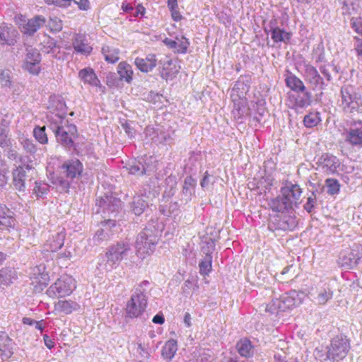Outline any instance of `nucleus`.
<instances>
[{"instance_id":"1","label":"nucleus","mask_w":362,"mask_h":362,"mask_svg":"<svg viewBox=\"0 0 362 362\" xmlns=\"http://www.w3.org/2000/svg\"><path fill=\"white\" fill-rule=\"evenodd\" d=\"M158 240V230L153 224H149L136 237V248L138 255L144 258V255L153 252Z\"/></svg>"},{"instance_id":"2","label":"nucleus","mask_w":362,"mask_h":362,"mask_svg":"<svg viewBox=\"0 0 362 362\" xmlns=\"http://www.w3.org/2000/svg\"><path fill=\"white\" fill-rule=\"evenodd\" d=\"M340 107L345 113L356 115L362 113L361 96L354 88L349 85L343 86L340 90Z\"/></svg>"},{"instance_id":"3","label":"nucleus","mask_w":362,"mask_h":362,"mask_svg":"<svg viewBox=\"0 0 362 362\" xmlns=\"http://www.w3.org/2000/svg\"><path fill=\"white\" fill-rule=\"evenodd\" d=\"M37 174L33 161H30L29 164L16 168L12 173L13 185L15 189L19 192H24L26 183L30 182L32 180L35 179Z\"/></svg>"},{"instance_id":"4","label":"nucleus","mask_w":362,"mask_h":362,"mask_svg":"<svg viewBox=\"0 0 362 362\" xmlns=\"http://www.w3.org/2000/svg\"><path fill=\"white\" fill-rule=\"evenodd\" d=\"M308 296L315 304L324 305L333 298L334 291L329 282L320 281L311 287Z\"/></svg>"},{"instance_id":"5","label":"nucleus","mask_w":362,"mask_h":362,"mask_svg":"<svg viewBox=\"0 0 362 362\" xmlns=\"http://www.w3.org/2000/svg\"><path fill=\"white\" fill-rule=\"evenodd\" d=\"M130 251V245L126 242H118L111 245L105 254L107 257L105 269H112L114 265L119 264Z\"/></svg>"},{"instance_id":"6","label":"nucleus","mask_w":362,"mask_h":362,"mask_svg":"<svg viewBox=\"0 0 362 362\" xmlns=\"http://www.w3.org/2000/svg\"><path fill=\"white\" fill-rule=\"evenodd\" d=\"M76 288L75 281L70 276H62L59 278L47 291L52 298H62L70 295Z\"/></svg>"},{"instance_id":"7","label":"nucleus","mask_w":362,"mask_h":362,"mask_svg":"<svg viewBox=\"0 0 362 362\" xmlns=\"http://www.w3.org/2000/svg\"><path fill=\"white\" fill-rule=\"evenodd\" d=\"M350 349L348 339L343 336H337L331 341L328 346L327 358L333 361H339L344 358Z\"/></svg>"},{"instance_id":"8","label":"nucleus","mask_w":362,"mask_h":362,"mask_svg":"<svg viewBox=\"0 0 362 362\" xmlns=\"http://www.w3.org/2000/svg\"><path fill=\"white\" fill-rule=\"evenodd\" d=\"M297 224L298 221L294 215L282 213V214H276L271 218L268 228L272 232L292 230L297 226Z\"/></svg>"},{"instance_id":"9","label":"nucleus","mask_w":362,"mask_h":362,"mask_svg":"<svg viewBox=\"0 0 362 362\" xmlns=\"http://www.w3.org/2000/svg\"><path fill=\"white\" fill-rule=\"evenodd\" d=\"M147 300L144 291L140 288H136L130 300L127 305V313L130 317H139L145 310Z\"/></svg>"},{"instance_id":"10","label":"nucleus","mask_w":362,"mask_h":362,"mask_svg":"<svg viewBox=\"0 0 362 362\" xmlns=\"http://www.w3.org/2000/svg\"><path fill=\"white\" fill-rule=\"evenodd\" d=\"M298 300L291 294L285 293L279 298H275L267 305L266 310L271 313H279L295 307Z\"/></svg>"},{"instance_id":"11","label":"nucleus","mask_w":362,"mask_h":362,"mask_svg":"<svg viewBox=\"0 0 362 362\" xmlns=\"http://www.w3.org/2000/svg\"><path fill=\"white\" fill-rule=\"evenodd\" d=\"M304 77L311 89L314 91H320L321 94L327 85L323 77L320 75L317 69L313 65L306 64L305 66Z\"/></svg>"},{"instance_id":"12","label":"nucleus","mask_w":362,"mask_h":362,"mask_svg":"<svg viewBox=\"0 0 362 362\" xmlns=\"http://www.w3.org/2000/svg\"><path fill=\"white\" fill-rule=\"evenodd\" d=\"M57 140L62 146L71 148L74 145V139L77 132L76 127L74 124L57 126L54 129Z\"/></svg>"},{"instance_id":"13","label":"nucleus","mask_w":362,"mask_h":362,"mask_svg":"<svg viewBox=\"0 0 362 362\" xmlns=\"http://www.w3.org/2000/svg\"><path fill=\"white\" fill-rule=\"evenodd\" d=\"M281 194L284 196L288 203L293 207L300 204V199L302 195V189L298 184H293L291 182H286L284 187L281 188Z\"/></svg>"},{"instance_id":"14","label":"nucleus","mask_w":362,"mask_h":362,"mask_svg":"<svg viewBox=\"0 0 362 362\" xmlns=\"http://www.w3.org/2000/svg\"><path fill=\"white\" fill-rule=\"evenodd\" d=\"M83 165L78 159H70L66 160L61 167L60 173L67 179L73 180L81 175Z\"/></svg>"},{"instance_id":"15","label":"nucleus","mask_w":362,"mask_h":362,"mask_svg":"<svg viewBox=\"0 0 362 362\" xmlns=\"http://www.w3.org/2000/svg\"><path fill=\"white\" fill-rule=\"evenodd\" d=\"M316 165L317 169L329 175L337 172L339 163L336 156L329 153H324L318 158Z\"/></svg>"},{"instance_id":"16","label":"nucleus","mask_w":362,"mask_h":362,"mask_svg":"<svg viewBox=\"0 0 362 362\" xmlns=\"http://www.w3.org/2000/svg\"><path fill=\"white\" fill-rule=\"evenodd\" d=\"M46 21L42 16H36L31 19L26 20L21 18L18 22L21 31L26 35H33L41 26L45 23Z\"/></svg>"},{"instance_id":"17","label":"nucleus","mask_w":362,"mask_h":362,"mask_svg":"<svg viewBox=\"0 0 362 362\" xmlns=\"http://www.w3.org/2000/svg\"><path fill=\"white\" fill-rule=\"evenodd\" d=\"M116 226L115 221L108 219L101 223V228L98 229L93 238L95 245H99L103 241L108 240L112 235V228Z\"/></svg>"},{"instance_id":"18","label":"nucleus","mask_w":362,"mask_h":362,"mask_svg":"<svg viewBox=\"0 0 362 362\" xmlns=\"http://www.w3.org/2000/svg\"><path fill=\"white\" fill-rule=\"evenodd\" d=\"M96 205L102 209V212L104 214H115L121 206V202L118 199L112 197L105 195L104 197L97 199Z\"/></svg>"},{"instance_id":"19","label":"nucleus","mask_w":362,"mask_h":362,"mask_svg":"<svg viewBox=\"0 0 362 362\" xmlns=\"http://www.w3.org/2000/svg\"><path fill=\"white\" fill-rule=\"evenodd\" d=\"M72 40L73 47L77 53L88 55L91 52L93 48L88 42L85 35L75 34Z\"/></svg>"},{"instance_id":"20","label":"nucleus","mask_w":362,"mask_h":362,"mask_svg":"<svg viewBox=\"0 0 362 362\" xmlns=\"http://www.w3.org/2000/svg\"><path fill=\"white\" fill-rule=\"evenodd\" d=\"M157 59L155 54H148L145 58L136 57L134 64L144 73L151 71L156 66Z\"/></svg>"},{"instance_id":"21","label":"nucleus","mask_w":362,"mask_h":362,"mask_svg":"<svg viewBox=\"0 0 362 362\" xmlns=\"http://www.w3.org/2000/svg\"><path fill=\"white\" fill-rule=\"evenodd\" d=\"M17 35V30L12 26L0 25V43L8 45H14Z\"/></svg>"},{"instance_id":"22","label":"nucleus","mask_w":362,"mask_h":362,"mask_svg":"<svg viewBox=\"0 0 362 362\" xmlns=\"http://www.w3.org/2000/svg\"><path fill=\"white\" fill-rule=\"evenodd\" d=\"M65 236L66 234L64 230L52 235V238H49L45 243L46 250L50 252H57L64 245Z\"/></svg>"},{"instance_id":"23","label":"nucleus","mask_w":362,"mask_h":362,"mask_svg":"<svg viewBox=\"0 0 362 362\" xmlns=\"http://www.w3.org/2000/svg\"><path fill=\"white\" fill-rule=\"evenodd\" d=\"M16 220L12 212L6 207L0 206V230H9L15 226Z\"/></svg>"},{"instance_id":"24","label":"nucleus","mask_w":362,"mask_h":362,"mask_svg":"<svg viewBox=\"0 0 362 362\" xmlns=\"http://www.w3.org/2000/svg\"><path fill=\"white\" fill-rule=\"evenodd\" d=\"M250 86L243 81L239 79L235 83L231 90L230 98L233 101L245 100V95L248 92Z\"/></svg>"},{"instance_id":"25","label":"nucleus","mask_w":362,"mask_h":362,"mask_svg":"<svg viewBox=\"0 0 362 362\" xmlns=\"http://www.w3.org/2000/svg\"><path fill=\"white\" fill-rule=\"evenodd\" d=\"M148 207L147 197L143 194L135 195L130 203L131 210L136 216H139Z\"/></svg>"},{"instance_id":"26","label":"nucleus","mask_w":362,"mask_h":362,"mask_svg":"<svg viewBox=\"0 0 362 362\" xmlns=\"http://www.w3.org/2000/svg\"><path fill=\"white\" fill-rule=\"evenodd\" d=\"M196 180L189 176L185 179L182 186L181 200L185 203L191 200L192 195L194 194V188L196 186Z\"/></svg>"},{"instance_id":"27","label":"nucleus","mask_w":362,"mask_h":362,"mask_svg":"<svg viewBox=\"0 0 362 362\" xmlns=\"http://www.w3.org/2000/svg\"><path fill=\"white\" fill-rule=\"evenodd\" d=\"M269 206L274 211L284 213L293 209V207L288 203L287 200L284 199V196L279 195L277 197L272 199L269 202Z\"/></svg>"},{"instance_id":"28","label":"nucleus","mask_w":362,"mask_h":362,"mask_svg":"<svg viewBox=\"0 0 362 362\" xmlns=\"http://www.w3.org/2000/svg\"><path fill=\"white\" fill-rule=\"evenodd\" d=\"M80 305L71 300H60L55 304V309L65 314H70L80 309Z\"/></svg>"},{"instance_id":"29","label":"nucleus","mask_w":362,"mask_h":362,"mask_svg":"<svg viewBox=\"0 0 362 362\" xmlns=\"http://www.w3.org/2000/svg\"><path fill=\"white\" fill-rule=\"evenodd\" d=\"M78 77L84 83H88L90 86H98L100 83V81L97 78L93 69L90 67L81 69L78 72Z\"/></svg>"},{"instance_id":"30","label":"nucleus","mask_w":362,"mask_h":362,"mask_svg":"<svg viewBox=\"0 0 362 362\" xmlns=\"http://www.w3.org/2000/svg\"><path fill=\"white\" fill-rule=\"evenodd\" d=\"M269 32L271 33V37L275 42H285L288 43L291 39V33L286 32L284 29L279 27L270 25Z\"/></svg>"},{"instance_id":"31","label":"nucleus","mask_w":362,"mask_h":362,"mask_svg":"<svg viewBox=\"0 0 362 362\" xmlns=\"http://www.w3.org/2000/svg\"><path fill=\"white\" fill-rule=\"evenodd\" d=\"M117 69L119 81H124L128 83L132 82L134 72L130 64L122 62L118 64Z\"/></svg>"},{"instance_id":"32","label":"nucleus","mask_w":362,"mask_h":362,"mask_svg":"<svg viewBox=\"0 0 362 362\" xmlns=\"http://www.w3.org/2000/svg\"><path fill=\"white\" fill-rule=\"evenodd\" d=\"M236 349L239 354L245 358H250L254 354V347L251 341L247 339H240L236 344Z\"/></svg>"},{"instance_id":"33","label":"nucleus","mask_w":362,"mask_h":362,"mask_svg":"<svg viewBox=\"0 0 362 362\" xmlns=\"http://www.w3.org/2000/svg\"><path fill=\"white\" fill-rule=\"evenodd\" d=\"M164 42L177 53H185L189 45L187 39L184 37L181 39L176 38V40L165 39Z\"/></svg>"},{"instance_id":"34","label":"nucleus","mask_w":362,"mask_h":362,"mask_svg":"<svg viewBox=\"0 0 362 362\" xmlns=\"http://www.w3.org/2000/svg\"><path fill=\"white\" fill-rule=\"evenodd\" d=\"M361 125L359 128L350 129L347 132L346 140L352 145H362V121L358 122Z\"/></svg>"},{"instance_id":"35","label":"nucleus","mask_w":362,"mask_h":362,"mask_svg":"<svg viewBox=\"0 0 362 362\" xmlns=\"http://www.w3.org/2000/svg\"><path fill=\"white\" fill-rule=\"evenodd\" d=\"M125 168L132 175L141 176L146 173V168L141 160H134L126 164Z\"/></svg>"},{"instance_id":"36","label":"nucleus","mask_w":362,"mask_h":362,"mask_svg":"<svg viewBox=\"0 0 362 362\" xmlns=\"http://www.w3.org/2000/svg\"><path fill=\"white\" fill-rule=\"evenodd\" d=\"M177 350V341L174 339L167 341L162 349V356L165 359L171 360Z\"/></svg>"},{"instance_id":"37","label":"nucleus","mask_w":362,"mask_h":362,"mask_svg":"<svg viewBox=\"0 0 362 362\" xmlns=\"http://www.w3.org/2000/svg\"><path fill=\"white\" fill-rule=\"evenodd\" d=\"M286 83L288 87L296 92H305L306 90L303 82L295 75L287 76Z\"/></svg>"},{"instance_id":"38","label":"nucleus","mask_w":362,"mask_h":362,"mask_svg":"<svg viewBox=\"0 0 362 362\" xmlns=\"http://www.w3.org/2000/svg\"><path fill=\"white\" fill-rule=\"evenodd\" d=\"M102 53L104 55L105 61L109 63L114 64L117 62L119 59V49L111 46H103L102 48Z\"/></svg>"},{"instance_id":"39","label":"nucleus","mask_w":362,"mask_h":362,"mask_svg":"<svg viewBox=\"0 0 362 362\" xmlns=\"http://www.w3.org/2000/svg\"><path fill=\"white\" fill-rule=\"evenodd\" d=\"M16 277V272L13 269L3 268L0 269V287L10 285Z\"/></svg>"},{"instance_id":"40","label":"nucleus","mask_w":362,"mask_h":362,"mask_svg":"<svg viewBox=\"0 0 362 362\" xmlns=\"http://www.w3.org/2000/svg\"><path fill=\"white\" fill-rule=\"evenodd\" d=\"M71 181L70 179H67L64 175L60 173V175L52 178V182L60 192H67L70 187Z\"/></svg>"},{"instance_id":"41","label":"nucleus","mask_w":362,"mask_h":362,"mask_svg":"<svg viewBox=\"0 0 362 362\" xmlns=\"http://www.w3.org/2000/svg\"><path fill=\"white\" fill-rule=\"evenodd\" d=\"M233 102L234 103L233 114L235 118H243L247 115L248 108L246 105V100H240Z\"/></svg>"},{"instance_id":"42","label":"nucleus","mask_w":362,"mask_h":362,"mask_svg":"<svg viewBox=\"0 0 362 362\" xmlns=\"http://www.w3.org/2000/svg\"><path fill=\"white\" fill-rule=\"evenodd\" d=\"M199 267L202 275H208L212 269V256L205 255L199 262Z\"/></svg>"},{"instance_id":"43","label":"nucleus","mask_w":362,"mask_h":362,"mask_svg":"<svg viewBox=\"0 0 362 362\" xmlns=\"http://www.w3.org/2000/svg\"><path fill=\"white\" fill-rule=\"evenodd\" d=\"M12 340L8 335L4 332H0V351H8L9 354H12Z\"/></svg>"},{"instance_id":"44","label":"nucleus","mask_w":362,"mask_h":362,"mask_svg":"<svg viewBox=\"0 0 362 362\" xmlns=\"http://www.w3.org/2000/svg\"><path fill=\"white\" fill-rule=\"evenodd\" d=\"M19 142L22 145L23 149L30 154H34L37 151V147L33 141L23 136L19 137Z\"/></svg>"},{"instance_id":"45","label":"nucleus","mask_w":362,"mask_h":362,"mask_svg":"<svg viewBox=\"0 0 362 362\" xmlns=\"http://www.w3.org/2000/svg\"><path fill=\"white\" fill-rule=\"evenodd\" d=\"M320 122L318 112H310L304 117L303 122L305 127L311 128L317 126Z\"/></svg>"},{"instance_id":"46","label":"nucleus","mask_w":362,"mask_h":362,"mask_svg":"<svg viewBox=\"0 0 362 362\" xmlns=\"http://www.w3.org/2000/svg\"><path fill=\"white\" fill-rule=\"evenodd\" d=\"M8 129L2 122L0 123V146L5 148L11 146V140L8 138Z\"/></svg>"},{"instance_id":"47","label":"nucleus","mask_w":362,"mask_h":362,"mask_svg":"<svg viewBox=\"0 0 362 362\" xmlns=\"http://www.w3.org/2000/svg\"><path fill=\"white\" fill-rule=\"evenodd\" d=\"M33 134L35 139L42 144H45L48 142V138L45 133V127H37L33 130Z\"/></svg>"},{"instance_id":"48","label":"nucleus","mask_w":362,"mask_h":362,"mask_svg":"<svg viewBox=\"0 0 362 362\" xmlns=\"http://www.w3.org/2000/svg\"><path fill=\"white\" fill-rule=\"evenodd\" d=\"M294 268L292 265L285 267L281 272L279 278L282 282H288L296 277Z\"/></svg>"},{"instance_id":"49","label":"nucleus","mask_w":362,"mask_h":362,"mask_svg":"<svg viewBox=\"0 0 362 362\" xmlns=\"http://www.w3.org/2000/svg\"><path fill=\"white\" fill-rule=\"evenodd\" d=\"M304 94L302 97H298L296 100V106L298 107H304L310 105L312 95L308 91L303 92Z\"/></svg>"},{"instance_id":"50","label":"nucleus","mask_w":362,"mask_h":362,"mask_svg":"<svg viewBox=\"0 0 362 362\" xmlns=\"http://www.w3.org/2000/svg\"><path fill=\"white\" fill-rule=\"evenodd\" d=\"M326 187L327 193L333 195L339 192L340 185L337 180L329 178L326 180Z\"/></svg>"},{"instance_id":"51","label":"nucleus","mask_w":362,"mask_h":362,"mask_svg":"<svg viewBox=\"0 0 362 362\" xmlns=\"http://www.w3.org/2000/svg\"><path fill=\"white\" fill-rule=\"evenodd\" d=\"M40 62L23 63V69L33 75H38L40 72Z\"/></svg>"},{"instance_id":"52","label":"nucleus","mask_w":362,"mask_h":362,"mask_svg":"<svg viewBox=\"0 0 362 362\" xmlns=\"http://www.w3.org/2000/svg\"><path fill=\"white\" fill-rule=\"evenodd\" d=\"M40 62L41 57L40 52L37 49H31L28 50L24 63L29 62Z\"/></svg>"},{"instance_id":"53","label":"nucleus","mask_w":362,"mask_h":362,"mask_svg":"<svg viewBox=\"0 0 362 362\" xmlns=\"http://www.w3.org/2000/svg\"><path fill=\"white\" fill-rule=\"evenodd\" d=\"M48 185L40 182H35V187L33 189V193L36 195L37 197H40L43 194H46L48 191Z\"/></svg>"},{"instance_id":"54","label":"nucleus","mask_w":362,"mask_h":362,"mask_svg":"<svg viewBox=\"0 0 362 362\" xmlns=\"http://www.w3.org/2000/svg\"><path fill=\"white\" fill-rule=\"evenodd\" d=\"M339 1L342 4V13L351 14V11L355 9L354 0H339Z\"/></svg>"},{"instance_id":"55","label":"nucleus","mask_w":362,"mask_h":362,"mask_svg":"<svg viewBox=\"0 0 362 362\" xmlns=\"http://www.w3.org/2000/svg\"><path fill=\"white\" fill-rule=\"evenodd\" d=\"M316 204V195L315 192H312L311 196L308 197L307 202L304 204V209L307 212L311 213L313 210L315 209Z\"/></svg>"},{"instance_id":"56","label":"nucleus","mask_w":362,"mask_h":362,"mask_svg":"<svg viewBox=\"0 0 362 362\" xmlns=\"http://www.w3.org/2000/svg\"><path fill=\"white\" fill-rule=\"evenodd\" d=\"M48 25L52 31L59 32L62 29V22L57 17L50 18Z\"/></svg>"},{"instance_id":"57","label":"nucleus","mask_w":362,"mask_h":362,"mask_svg":"<svg viewBox=\"0 0 362 362\" xmlns=\"http://www.w3.org/2000/svg\"><path fill=\"white\" fill-rule=\"evenodd\" d=\"M215 247V243L211 238L205 241L202 246V250L206 255H211Z\"/></svg>"},{"instance_id":"58","label":"nucleus","mask_w":362,"mask_h":362,"mask_svg":"<svg viewBox=\"0 0 362 362\" xmlns=\"http://www.w3.org/2000/svg\"><path fill=\"white\" fill-rule=\"evenodd\" d=\"M0 83L3 87H10L11 84L8 71H3L0 74Z\"/></svg>"},{"instance_id":"59","label":"nucleus","mask_w":362,"mask_h":362,"mask_svg":"<svg viewBox=\"0 0 362 362\" xmlns=\"http://www.w3.org/2000/svg\"><path fill=\"white\" fill-rule=\"evenodd\" d=\"M319 69H320L321 74L324 76V78H323L324 80H325L327 82H329V81H332V77L331 76V74H330V71H329V66H327V65H321L319 67Z\"/></svg>"},{"instance_id":"60","label":"nucleus","mask_w":362,"mask_h":362,"mask_svg":"<svg viewBox=\"0 0 362 362\" xmlns=\"http://www.w3.org/2000/svg\"><path fill=\"white\" fill-rule=\"evenodd\" d=\"M211 183L210 180V175L208 173V172H205L204 175L201 180L200 185L202 188H206L209 186Z\"/></svg>"},{"instance_id":"61","label":"nucleus","mask_w":362,"mask_h":362,"mask_svg":"<svg viewBox=\"0 0 362 362\" xmlns=\"http://www.w3.org/2000/svg\"><path fill=\"white\" fill-rule=\"evenodd\" d=\"M7 147L8 148L7 151L8 158L11 160H16L18 157V151L14 148H12L11 145Z\"/></svg>"},{"instance_id":"62","label":"nucleus","mask_w":362,"mask_h":362,"mask_svg":"<svg viewBox=\"0 0 362 362\" xmlns=\"http://www.w3.org/2000/svg\"><path fill=\"white\" fill-rule=\"evenodd\" d=\"M78 6V8L81 10L86 11L90 7V4L88 0H80L78 2L74 1Z\"/></svg>"},{"instance_id":"63","label":"nucleus","mask_w":362,"mask_h":362,"mask_svg":"<svg viewBox=\"0 0 362 362\" xmlns=\"http://www.w3.org/2000/svg\"><path fill=\"white\" fill-rule=\"evenodd\" d=\"M355 31L362 35V19H359L353 23Z\"/></svg>"},{"instance_id":"64","label":"nucleus","mask_w":362,"mask_h":362,"mask_svg":"<svg viewBox=\"0 0 362 362\" xmlns=\"http://www.w3.org/2000/svg\"><path fill=\"white\" fill-rule=\"evenodd\" d=\"M170 11L171 12V16L174 21H179L182 19V16L177 8H174L173 10Z\"/></svg>"}]
</instances>
